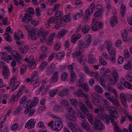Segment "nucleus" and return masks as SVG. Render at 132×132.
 Wrapping results in <instances>:
<instances>
[{"instance_id":"1","label":"nucleus","mask_w":132,"mask_h":132,"mask_svg":"<svg viewBox=\"0 0 132 132\" xmlns=\"http://www.w3.org/2000/svg\"><path fill=\"white\" fill-rule=\"evenodd\" d=\"M81 53L79 54V53L77 52H75L72 54L73 58L75 59L77 57L79 60H80V63L81 64L84 65L85 64L86 60L87 58L85 55H81Z\"/></svg>"},{"instance_id":"2","label":"nucleus","mask_w":132,"mask_h":132,"mask_svg":"<svg viewBox=\"0 0 132 132\" xmlns=\"http://www.w3.org/2000/svg\"><path fill=\"white\" fill-rule=\"evenodd\" d=\"M77 44L78 48L76 52L79 53V54L82 52L84 48L88 47L87 44L82 40H79Z\"/></svg>"},{"instance_id":"3","label":"nucleus","mask_w":132,"mask_h":132,"mask_svg":"<svg viewBox=\"0 0 132 132\" xmlns=\"http://www.w3.org/2000/svg\"><path fill=\"white\" fill-rule=\"evenodd\" d=\"M92 22L93 24L94 25V26H91V29L92 30L94 31H97L101 29L103 27L102 23L101 21L98 22L93 19Z\"/></svg>"},{"instance_id":"4","label":"nucleus","mask_w":132,"mask_h":132,"mask_svg":"<svg viewBox=\"0 0 132 132\" xmlns=\"http://www.w3.org/2000/svg\"><path fill=\"white\" fill-rule=\"evenodd\" d=\"M63 125L62 122L59 123L57 122H55L53 126H52L51 127V129L56 131H59L61 130Z\"/></svg>"},{"instance_id":"5","label":"nucleus","mask_w":132,"mask_h":132,"mask_svg":"<svg viewBox=\"0 0 132 132\" xmlns=\"http://www.w3.org/2000/svg\"><path fill=\"white\" fill-rule=\"evenodd\" d=\"M94 124L95 128L98 130H102L105 128L104 124L100 120H96L94 121Z\"/></svg>"},{"instance_id":"6","label":"nucleus","mask_w":132,"mask_h":132,"mask_svg":"<svg viewBox=\"0 0 132 132\" xmlns=\"http://www.w3.org/2000/svg\"><path fill=\"white\" fill-rule=\"evenodd\" d=\"M56 66L55 64L52 63L46 69V74L47 75H50L51 73L53 72L56 70Z\"/></svg>"},{"instance_id":"7","label":"nucleus","mask_w":132,"mask_h":132,"mask_svg":"<svg viewBox=\"0 0 132 132\" xmlns=\"http://www.w3.org/2000/svg\"><path fill=\"white\" fill-rule=\"evenodd\" d=\"M126 96V95L123 93H122L120 94V98L123 106L125 108H127L128 107L127 104Z\"/></svg>"},{"instance_id":"8","label":"nucleus","mask_w":132,"mask_h":132,"mask_svg":"<svg viewBox=\"0 0 132 132\" xmlns=\"http://www.w3.org/2000/svg\"><path fill=\"white\" fill-rule=\"evenodd\" d=\"M61 105L67 112H70L72 108L69 104L68 102L66 100H63L61 102Z\"/></svg>"},{"instance_id":"9","label":"nucleus","mask_w":132,"mask_h":132,"mask_svg":"<svg viewBox=\"0 0 132 132\" xmlns=\"http://www.w3.org/2000/svg\"><path fill=\"white\" fill-rule=\"evenodd\" d=\"M35 124V122L34 121L33 119H31L29 120L25 124V127L27 128L28 129L33 128L34 127Z\"/></svg>"},{"instance_id":"10","label":"nucleus","mask_w":132,"mask_h":132,"mask_svg":"<svg viewBox=\"0 0 132 132\" xmlns=\"http://www.w3.org/2000/svg\"><path fill=\"white\" fill-rule=\"evenodd\" d=\"M3 75L5 79H8L10 75V72L9 69L7 67L4 65L3 68Z\"/></svg>"},{"instance_id":"11","label":"nucleus","mask_w":132,"mask_h":132,"mask_svg":"<svg viewBox=\"0 0 132 132\" xmlns=\"http://www.w3.org/2000/svg\"><path fill=\"white\" fill-rule=\"evenodd\" d=\"M59 76V73L58 71L55 72L51 76L50 80L51 82L54 83L57 81Z\"/></svg>"},{"instance_id":"12","label":"nucleus","mask_w":132,"mask_h":132,"mask_svg":"<svg viewBox=\"0 0 132 132\" xmlns=\"http://www.w3.org/2000/svg\"><path fill=\"white\" fill-rule=\"evenodd\" d=\"M78 104V106L84 114H88V110L84 104L81 102H79Z\"/></svg>"},{"instance_id":"13","label":"nucleus","mask_w":132,"mask_h":132,"mask_svg":"<svg viewBox=\"0 0 132 132\" xmlns=\"http://www.w3.org/2000/svg\"><path fill=\"white\" fill-rule=\"evenodd\" d=\"M108 110L110 113V116H119V115L116 110L112 106L109 107Z\"/></svg>"},{"instance_id":"14","label":"nucleus","mask_w":132,"mask_h":132,"mask_svg":"<svg viewBox=\"0 0 132 132\" xmlns=\"http://www.w3.org/2000/svg\"><path fill=\"white\" fill-rule=\"evenodd\" d=\"M110 23L111 27H114L118 23V20L116 16H113L110 19Z\"/></svg>"},{"instance_id":"15","label":"nucleus","mask_w":132,"mask_h":132,"mask_svg":"<svg viewBox=\"0 0 132 132\" xmlns=\"http://www.w3.org/2000/svg\"><path fill=\"white\" fill-rule=\"evenodd\" d=\"M68 112L71 114H70L69 116V119L72 121L75 122L76 117V116L75 115V113L76 112V111L72 108L70 112Z\"/></svg>"},{"instance_id":"16","label":"nucleus","mask_w":132,"mask_h":132,"mask_svg":"<svg viewBox=\"0 0 132 132\" xmlns=\"http://www.w3.org/2000/svg\"><path fill=\"white\" fill-rule=\"evenodd\" d=\"M107 99L115 105L116 107H117L120 105L118 100L113 97H107Z\"/></svg>"},{"instance_id":"17","label":"nucleus","mask_w":132,"mask_h":132,"mask_svg":"<svg viewBox=\"0 0 132 132\" xmlns=\"http://www.w3.org/2000/svg\"><path fill=\"white\" fill-rule=\"evenodd\" d=\"M92 101L94 104L98 106L99 107L101 106L102 102L99 99L95 97H93Z\"/></svg>"},{"instance_id":"18","label":"nucleus","mask_w":132,"mask_h":132,"mask_svg":"<svg viewBox=\"0 0 132 132\" xmlns=\"http://www.w3.org/2000/svg\"><path fill=\"white\" fill-rule=\"evenodd\" d=\"M106 49L110 56H112V55L116 56V52L115 49L112 48L110 46L107 47Z\"/></svg>"},{"instance_id":"19","label":"nucleus","mask_w":132,"mask_h":132,"mask_svg":"<svg viewBox=\"0 0 132 132\" xmlns=\"http://www.w3.org/2000/svg\"><path fill=\"white\" fill-rule=\"evenodd\" d=\"M88 63L90 64H94L97 61L93 57L92 54H89L88 55Z\"/></svg>"},{"instance_id":"20","label":"nucleus","mask_w":132,"mask_h":132,"mask_svg":"<svg viewBox=\"0 0 132 132\" xmlns=\"http://www.w3.org/2000/svg\"><path fill=\"white\" fill-rule=\"evenodd\" d=\"M77 95L78 96L83 97L84 96L86 99H88V96L87 94L85 95L82 90L80 89H78L76 93Z\"/></svg>"},{"instance_id":"21","label":"nucleus","mask_w":132,"mask_h":132,"mask_svg":"<svg viewBox=\"0 0 132 132\" xmlns=\"http://www.w3.org/2000/svg\"><path fill=\"white\" fill-rule=\"evenodd\" d=\"M32 19V17L29 14L26 13L25 16L23 17L22 21V22H24L25 20H28V21H31Z\"/></svg>"},{"instance_id":"22","label":"nucleus","mask_w":132,"mask_h":132,"mask_svg":"<svg viewBox=\"0 0 132 132\" xmlns=\"http://www.w3.org/2000/svg\"><path fill=\"white\" fill-rule=\"evenodd\" d=\"M119 117L118 116H110V121L112 125H114L115 127H117V124L116 121L114 120L115 119H117Z\"/></svg>"},{"instance_id":"23","label":"nucleus","mask_w":132,"mask_h":132,"mask_svg":"<svg viewBox=\"0 0 132 132\" xmlns=\"http://www.w3.org/2000/svg\"><path fill=\"white\" fill-rule=\"evenodd\" d=\"M21 95L18 93H17L16 95L13 94L11 96V100L10 102H11L13 100L14 102H16L20 98V97Z\"/></svg>"},{"instance_id":"24","label":"nucleus","mask_w":132,"mask_h":132,"mask_svg":"<svg viewBox=\"0 0 132 132\" xmlns=\"http://www.w3.org/2000/svg\"><path fill=\"white\" fill-rule=\"evenodd\" d=\"M68 94L69 90L67 89L60 91L59 94V95L61 97L67 95Z\"/></svg>"},{"instance_id":"25","label":"nucleus","mask_w":132,"mask_h":132,"mask_svg":"<svg viewBox=\"0 0 132 132\" xmlns=\"http://www.w3.org/2000/svg\"><path fill=\"white\" fill-rule=\"evenodd\" d=\"M112 75L114 81L115 82H117L119 79V77L118 72L115 69L113 70Z\"/></svg>"},{"instance_id":"26","label":"nucleus","mask_w":132,"mask_h":132,"mask_svg":"<svg viewBox=\"0 0 132 132\" xmlns=\"http://www.w3.org/2000/svg\"><path fill=\"white\" fill-rule=\"evenodd\" d=\"M94 89L96 92L99 94H102L103 92V89L99 85L94 86Z\"/></svg>"},{"instance_id":"27","label":"nucleus","mask_w":132,"mask_h":132,"mask_svg":"<svg viewBox=\"0 0 132 132\" xmlns=\"http://www.w3.org/2000/svg\"><path fill=\"white\" fill-rule=\"evenodd\" d=\"M110 116L108 115H105L103 118V120L105 123L107 125L110 124Z\"/></svg>"},{"instance_id":"28","label":"nucleus","mask_w":132,"mask_h":132,"mask_svg":"<svg viewBox=\"0 0 132 132\" xmlns=\"http://www.w3.org/2000/svg\"><path fill=\"white\" fill-rule=\"evenodd\" d=\"M37 37H41L40 40L42 42L43 41L45 40L46 37L47 35V34H37Z\"/></svg>"},{"instance_id":"29","label":"nucleus","mask_w":132,"mask_h":132,"mask_svg":"<svg viewBox=\"0 0 132 132\" xmlns=\"http://www.w3.org/2000/svg\"><path fill=\"white\" fill-rule=\"evenodd\" d=\"M70 73L71 76L70 80L72 82H74L76 79L77 75L74 71H71Z\"/></svg>"},{"instance_id":"30","label":"nucleus","mask_w":132,"mask_h":132,"mask_svg":"<svg viewBox=\"0 0 132 132\" xmlns=\"http://www.w3.org/2000/svg\"><path fill=\"white\" fill-rule=\"evenodd\" d=\"M32 104V101L31 100H28L24 103L23 105V106L24 108H27V107H30V108L33 107L31 105Z\"/></svg>"},{"instance_id":"31","label":"nucleus","mask_w":132,"mask_h":132,"mask_svg":"<svg viewBox=\"0 0 132 132\" xmlns=\"http://www.w3.org/2000/svg\"><path fill=\"white\" fill-rule=\"evenodd\" d=\"M131 62L129 61L127 64H126L123 66L124 69L126 70H130L132 68V66L131 65Z\"/></svg>"},{"instance_id":"32","label":"nucleus","mask_w":132,"mask_h":132,"mask_svg":"<svg viewBox=\"0 0 132 132\" xmlns=\"http://www.w3.org/2000/svg\"><path fill=\"white\" fill-rule=\"evenodd\" d=\"M11 54L14 59H16L17 58H20V56L19 55V53L18 52L16 51H12L11 53Z\"/></svg>"},{"instance_id":"33","label":"nucleus","mask_w":132,"mask_h":132,"mask_svg":"<svg viewBox=\"0 0 132 132\" xmlns=\"http://www.w3.org/2000/svg\"><path fill=\"white\" fill-rule=\"evenodd\" d=\"M81 126L87 131L90 130L89 125L88 123H84L81 124Z\"/></svg>"},{"instance_id":"34","label":"nucleus","mask_w":132,"mask_h":132,"mask_svg":"<svg viewBox=\"0 0 132 132\" xmlns=\"http://www.w3.org/2000/svg\"><path fill=\"white\" fill-rule=\"evenodd\" d=\"M92 38L91 36L90 35H89L88 36H87L86 38V41L87 42V45L88 46H89L91 43L92 41Z\"/></svg>"},{"instance_id":"35","label":"nucleus","mask_w":132,"mask_h":132,"mask_svg":"<svg viewBox=\"0 0 132 132\" xmlns=\"http://www.w3.org/2000/svg\"><path fill=\"white\" fill-rule=\"evenodd\" d=\"M58 89H55L54 90L52 89L50 91V95L52 97H54L58 92Z\"/></svg>"},{"instance_id":"36","label":"nucleus","mask_w":132,"mask_h":132,"mask_svg":"<svg viewBox=\"0 0 132 132\" xmlns=\"http://www.w3.org/2000/svg\"><path fill=\"white\" fill-rule=\"evenodd\" d=\"M4 35L6 36L4 37V38L5 40L10 42H12L11 37L9 34H4Z\"/></svg>"},{"instance_id":"37","label":"nucleus","mask_w":132,"mask_h":132,"mask_svg":"<svg viewBox=\"0 0 132 132\" xmlns=\"http://www.w3.org/2000/svg\"><path fill=\"white\" fill-rule=\"evenodd\" d=\"M68 75V74L65 72L62 73L61 75V80L64 81L67 80L68 79V78H67V77Z\"/></svg>"},{"instance_id":"38","label":"nucleus","mask_w":132,"mask_h":132,"mask_svg":"<svg viewBox=\"0 0 132 132\" xmlns=\"http://www.w3.org/2000/svg\"><path fill=\"white\" fill-rule=\"evenodd\" d=\"M53 109L54 111L59 112L62 110V108L60 106L57 105L53 107Z\"/></svg>"},{"instance_id":"39","label":"nucleus","mask_w":132,"mask_h":132,"mask_svg":"<svg viewBox=\"0 0 132 132\" xmlns=\"http://www.w3.org/2000/svg\"><path fill=\"white\" fill-rule=\"evenodd\" d=\"M121 8L120 11L121 15L123 16L124 14L126 12V7L124 4H122L121 6Z\"/></svg>"},{"instance_id":"40","label":"nucleus","mask_w":132,"mask_h":132,"mask_svg":"<svg viewBox=\"0 0 132 132\" xmlns=\"http://www.w3.org/2000/svg\"><path fill=\"white\" fill-rule=\"evenodd\" d=\"M39 101L38 98L37 97H34L32 102V104L31 105L33 107L35 106H36L38 103Z\"/></svg>"},{"instance_id":"41","label":"nucleus","mask_w":132,"mask_h":132,"mask_svg":"<svg viewBox=\"0 0 132 132\" xmlns=\"http://www.w3.org/2000/svg\"><path fill=\"white\" fill-rule=\"evenodd\" d=\"M90 29V27L88 25H84L82 29V31L83 33H86L88 32V31Z\"/></svg>"},{"instance_id":"42","label":"nucleus","mask_w":132,"mask_h":132,"mask_svg":"<svg viewBox=\"0 0 132 132\" xmlns=\"http://www.w3.org/2000/svg\"><path fill=\"white\" fill-rule=\"evenodd\" d=\"M122 84H123L124 86L126 88L128 89H131V86L132 85L128 82L127 81H123V83H122Z\"/></svg>"},{"instance_id":"43","label":"nucleus","mask_w":132,"mask_h":132,"mask_svg":"<svg viewBox=\"0 0 132 132\" xmlns=\"http://www.w3.org/2000/svg\"><path fill=\"white\" fill-rule=\"evenodd\" d=\"M83 81V78L82 77H81L79 79L77 80L76 81L77 85L79 87H81L83 84H82Z\"/></svg>"},{"instance_id":"44","label":"nucleus","mask_w":132,"mask_h":132,"mask_svg":"<svg viewBox=\"0 0 132 132\" xmlns=\"http://www.w3.org/2000/svg\"><path fill=\"white\" fill-rule=\"evenodd\" d=\"M81 88L84 90L88 92L89 90V88L88 85L86 84H83L81 86Z\"/></svg>"},{"instance_id":"45","label":"nucleus","mask_w":132,"mask_h":132,"mask_svg":"<svg viewBox=\"0 0 132 132\" xmlns=\"http://www.w3.org/2000/svg\"><path fill=\"white\" fill-rule=\"evenodd\" d=\"M47 63L45 61L42 62L39 67V69L42 70L44 69L46 67V66L48 65Z\"/></svg>"},{"instance_id":"46","label":"nucleus","mask_w":132,"mask_h":132,"mask_svg":"<svg viewBox=\"0 0 132 132\" xmlns=\"http://www.w3.org/2000/svg\"><path fill=\"white\" fill-rule=\"evenodd\" d=\"M86 116V117H87V119L89 122L92 124H93L94 123L93 122V120L92 117V116L90 114H89L88 113V114H85Z\"/></svg>"},{"instance_id":"47","label":"nucleus","mask_w":132,"mask_h":132,"mask_svg":"<svg viewBox=\"0 0 132 132\" xmlns=\"http://www.w3.org/2000/svg\"><path fill=\"white\" fill-rule=\"evenodd\" d=\"M29 62H30L31 68H35L36 66V61L33 59H31V60H29Z\"/></svg>"},{"instance_id":"48","label":"nucleus","mask_w":132,"mask_h":132,"mask_svg":"<svg viewBox=\"0 0 132 132\" xmlns=\"http://www.w3.org/2000/svg\"><path fill=\"white\" fill-rule=\"evenodd\" d=\"M70 102L71 103L75 108H77L78 106V103L76 101V100L75 99H73V100L71 99L70 100Z\"/></svg>"},{"instance_id":"49","label":"nucleus","mask_w":132,"mask_h":132,"mask_svg":"<svg viewBox=\"0 0 132 132\" xmlns=\"http://www.w3.org/2000/svg\"><path fill=\"white\" fill-rule=\"evenodd\" d=\"M84 70L85 73L88 74L92 75L93 73L92 72L90 71L87 65H85L84 67Z\"/></svg>"},{"instance_id":"50","label":"nucleus","mask_w":132,"mask_h":132,"mask_svg":"<svg viewBox=\"0 0 132 132\" xmlns=\"http://www.w3.org/2000/svg\"><path fill=\"white\" fill-rule=\"evenodd\" d=\"M63 20L64 21L67 22L70 21L71 19L69 15H65L63 17Z\"/></svg>"},{"instance_id":"51","label":"nucleus","mask_w":132,"mask_h":132,"mask_svg":"<svg viewBox=\"0 0 132 132\" xmlns=\"http://www.w3.org/2000/svg\"><path fill=\"white\" fill-rule=\"evenodd\" d=\"M37 34H28L29 36L31 38L32 40H34L38 38Z\"/></svg>"},{"instance_id":"52","label":"nucleus","mask_w":132,"mask_h":132,"mask_svg":"<svg viewBox=\"0 0 132 132\" xmlns=\"http://www.w3.org/2000/svg\"><path fill=\"white\" fill-rule=\"evenodd\" d=\"M99 61L100 63L102 65H106L107 62L104 59L103 57L102 56H100L99 57Z\"/></svg>"},{"instance_id":"53","label":"nucleus","mask_w":132,"mask_h":132,"mask_svg":"<svg viewBox=\"0 0 132 132\" xmlns=\"http://www.w3.org/2000/svg\"><path fill=\"white\" fill-rule=\"evenodd\" d=\"M88 99H88H87V100L86 101L85 103L89 109H93V106L91 103L89 101Z\"/></svg>"},{"instance_id":"54","label":"nucleus","mask_w":132,"mask_h":132,"mask_svg":"<svg viewBox=\"0 0 132 132\" xmlns=\"http://www.w3.org/2000/svg\"><path fill=\"white\" fill-rule=\"evenodd\" d=\"M78 116L81 120L83 122H85L86 120V117L82 113H79Z\"/></svg>"},{"instance_id":"55","label":"nucleus","mask_w":132,"mask_h":132,"mask_svg":"<svg viewBox=\"0 0 132 132\" xmlns=\"http://www.w3.org/2000/svg\"><path fill=\"white\" fill-rule=\"evenodd\" d=\"M26 66L24 65H22L21 67L20 70V73L21 74H22L26 72Z\"/></svg>"},{"instance_id":"56","label":"nucleus","mask_w":132,"mask_h":132,"mask_svg":"<svg viewBox=\"0 0 132 132\" xmlns=\"http://www.w3.org/2000/svg\"><path fill=\"white\" fill-rule=\"evenodd\" d=\"M26 12L31 14H32L34 13V10L32 7L28 8L26 10Z\"/></svg>"},{"instance_id":"57","label":"nucleus","mask_w":132,"mask_h":132,"mask_svg":"<svg viewBox=\"0 0 132 132\" xmlns=\"http://www.w3.org/2000/svg\"><path fill=\"white\" fill-rule=\"evenodd\" d=\"M46 57V55L45 54H43L40 55L38 59L39 61H41L42 60H44Z\"/></svg>"},{"instance_id":"58","label":"nucleus","mask_w":132,"mask_h":132,"mask_svg":"<svg viewBox=\"0 0 132 132\" xmlns=\"http://www.w3.org/2000/svg\"><path fill=\"white\" fill-rule=\"evenodd\" d=\"M128 36V34H122V38L123 41L125 42H126L128 41V39H127Z\"/></svg>"},{"instance_id":"59","label":"nucleus","mask_w":132,"mask_h":132,"mask_svg":"<svg viewBox=\"0 0 132 132\" xmlns=\"http://www.w3.org/2000/svg\"><path fill=\"white\" fill-rule=\"evenodd\" d=\"M22 109V108L21 106H18L16 108V110L14 112V114H18Z\"/></svg>"},{"instance_id":"60","label":"nucleus","mask_w":132,"mask_h":132,"mask_svg":"<svg viewBox=\"0 0 132 132\" xmlns=\"http://www.w3.org/2000/svg\"><path fill=\"white\" fill-rule=\"evenodd\" d=\"M100 84L101 86L103 87H105L106 84L103 79L102 77L100 78Z\"/></svg>"},{"instance_id":"61","label":"nucleus","mask_w":132,"mask_h":132,"mask_svg":"<svg viewBox=\"0 0 132 132\" xmlns=\"http://www.w3.org/2000/svg\"><path fill=\"white\" fill-rule=\"evenodd\" d=\"M124 53L125 54V57L126 59H127L130 56V54L128 51L126 50H125L124 51Z\"/></svg>"},{"instance_id":"62","label":"nucleus","mask_w":132,"mask_h":132,"mask_svg":"<svg viewBox=\"0 0 132 132\" xmlns=\"http://www.w3.org/2000/svg\"><path fill=\"white\" fill-rule=\"evenodd\" d=\"M27 100V97L26 96H23V97L20 100V103L21 104H22L25 101H26Z\"/></svg>"},{"instance_id":"63","label":"nucleus","mask_w":132,"mask_h":132,"mask_svg":"<svg viewBox=\"0 0 132 132\" xmlns=\"http://www.w3.org/2000/svg\"><path fill=\"white\" fill-rule=\"evenodd\" d=\"M44 123L42 122L41 121L39 122L38 123V127L42 129H45V127L44 126Z\"/></svg>"},{"instance_id":"64","label":"nucleus","mask_w":132,"mask_h":132,"mask_svg":"<svg viewBox=\"0 0 132 132\" xmlns=\"http://www.w3.org/2000/svg\"><path fill=\"white\" fill-rule=\"evenodd\" d=\"M75 127L71 128V129L73 132H82L81 131L78 129L76 128Z\"/></svg>"}]
</instances>
